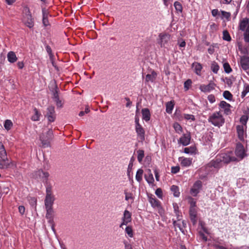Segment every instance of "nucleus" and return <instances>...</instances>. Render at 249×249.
Here are the masks:
<instances>
[{"label": "nucleus", "mask_w": 249, "mask_h": 249, "mask_svg": "<svg viewBox=\"0 0 249 249\" xmlns=\"http://www.w3.org/2000/svg\"><path fill=\"white\" fill-rule=\"evenodd\" d=\"M173 224L175 228H178L180 231L183 234H185V231L184 229L186 227V222L185 220L180 221L175 220L173 219Z\"/></svg>", "instance_id": "18"}, {"label": "nucleus", "mask_w": 249, "mask_h": 249, "mask_svg": "<svg viewBox=\"0 0 249 249\" xmlns=\"http://www.w3.org/2000/svg\"><path fill=\"white\" fill-rule=\"evenodd\" d=\"M42 17H49V12L45 8H42Z\"/></svg>", "instance_id": "58"}, {"label": "nucleus", "mask_w": 249, "mask_h": 249, "mask_svg": "<svg viewBox=\"0 0 249 249\" xmlns=\"http://www.w3.org/2000/svg\"><path fill=\"white\" fill-rule=\"evenodd\" d=\"M174 7L177 12L181 13L182 12V6L181 3L178 1L174 2Z\"/></svg>", "instance_id": "42"}, {"label": "nucleus", "mask_w": 249, "mask_h": 249, "mask_svg": "<svg viewBox=\"0 0 249 249\" xmlns=\"http://www.w3.org/2000/svg\"><path fill=\"white\" fill-rule=\"evenodd\" d=\"M131 213L127 210H125L122 218V222L120 225V228H123V226L126 225L128 223L131 221Z\"/></svg>", "instance_id": "12"}, {"label": "nucleus", "mask_w": 249, "mask_h": 249, "mask_svg": "<svg viewBox=\"0 0 249 249\" xmlns=\"http://www.w3.org/2000/svg\"><path fill=\"white\" fill-rule=\"evenodd\" d=\"M207 165L209 167H213L215 169H218L222 167L223 164L220 159L218 156H216L215 159L212 160Z\"/></svg>", "instance_id": "15"}, {"label": "nucleus", "mask_w": 249, "mask_h": 249, "mask_svg": "<svg viewBox=\"0 0 249 249\" xmlns=\"http://www.w3.org/2000/svg\"><path fill=\"white\" fill-rule=\"evenodd\" d=\"M249 116L248 115H242L240 119V122L242 124L241 125H243L246 128L247 127V124L249 120Z\"/></svg>", "instance_id": "38"}, {"label": "nucleus", "mask_w": 249, "mask_h": 249, "mask_svg": "<svg viewBox=\"0 0 249 249\" xmlns=\"http://www.w3.org/2000/svg\"><path fill=\"white\" fill-rule=\"evenodd\" d=\"M219 107L222 109L224 113L226 115H229L231 113V106L224 101H222L219 104Z\"/></svg>", "instance_id": "20"}, {"label": "nucleus", "mask_w": 249, "mask_h": 249, "mask_svg": "<svg viewBox=\"0 0 249 249\" xmlns=\"http://www.w3.org/2000/svg\"><path fill=\"white\" fill-rule=\"evenodd\" d=\"M223 97L225 99L231 101L232 99V95L228 90L224 91L223 93Z\"/></svg>", "instance_id": "44"}, {"label": "nucleus", "mask_w": 249, "mask_h": 249, "mask_svg": "<svg viewBox=\"0 0 249 249\" xmlns=\"http://www.w3.org/2000/svg\"><path fill=\"white\" fill-rule=\"evenodd\" d=\"M199 226L200 227L202 231L205 232L206 234H209V231L207 228L205 227V224L204 222L200 221L199 223Z\"/></svg>", "instance_id": "48"}, {"label": "nucleus", "mask_w": 249, "mask_h": 249, "mask_svg": "<svg viewBox=\"0 0 249 249\" xmlns=\"http://www.w3.org/2000/svg\"><path fill=\"white\" fill-rule=\"evenodd\" d=\"M223 68H224V71L227 73H230L231 71H232V70H231V68L230 65L227 62H225V63H224L223 64Z\"/></svg>", "instance_id": "47"}, {"label": "nucleus", "mask_w": 249, "mask_h": 249, "mask_svg": "<svg viewBox=\"0 0 249 249\" xmlns=\"http://www.w3.org/2000/svg\"><path fill=\"white\" fill-rule=\"evenodd\" d=\"M7 57L8 61L11 63H14L18 60L15 53L13 51H10L7 53Z\"/></svg>", "instance_id": "27"}, {"label": "nucleus", "mask_w": 249, "mask_h": 249, "mask_svg": "<svg viewBox=\"0 0 249 249\" xmlns=\"http://www.w3.org/2000/svg\"><path fill=\"white\" fill-rule=\"evenodd\" d=\"M59 98V97L58 89H57V88H56L54 89V90L53 91V100H55L56 99H58Z\"/></svg>", "instance_id": "59"}, {"label": "nucleus", "mask_w": 249, "mask_h": 249, "mask_svg": "<svg viewBox=\"0 0 249 249\" xmlns=\"http://www.w3.org/2000/svg\"><path fill=\"white\" fill-rule=\"evenodd\" d=\"M192 82L191 79H188L184 83V88L185 90H188L192 85Z\"/></svg>", "instance_id": "51"}, {"label": "nucleus", "mask_w": 249, "mask_h": 249, "mask_svg": "<svg viewBox=\"0 0 249 249\" xmlns=\"http://www.w3.org/2000/svg\"><path fill=\"white\" fill-rule=\"evenodd\" d=\"M138 156L137 159L140 163H142L144 157V152L143 150L139 149L137 152Z\"/></svg>", "instance_id": "36"}, {"label": "nucleus", "mask_w": 249, "mask_h": 249, "mask_svg": "<svg viewBox=\"0 0 249 249\" xmlns=\"http://www.w3.org/2000/svg\"><path fill=\"white\" fill-rule=\"evenodd\" d=\"M198 233H199V235L200 237H201V238L202 239V240L204 242H206L207 241V237L204 234V232L203 231H200L198 232Z\"/></svg>", "instance_id": "57"}, {"label": "nucleus", "mask_w": 249, "mask_h": 249, "mask_svg": "<svg viewBox=\"0 0 249 249\" xmlns=\"http://www.w3.org/2000/svg\"><path fill=\"white\" fill-rule=\"evenodd\" d=\"M155 194L157 196L161 198L162 197V190L160 188H158L155 191Z\"/></svg>", "instance_id": "56"}, {"label": "nucleus", "mask_w": 249, "mask_h": 249, "mask_svg": "<svg viewBox=\"0 0 249 249\" xmlns=\"http://www.w3.org/2000/svg\"><path fill=\"white\" fill-rule=\"evenodd\" d=\"M33 176L35 178L40 179L43 182H45L46 184H47V183H49L47 182L48 178L50 176L48 172H44L42 170L39 169L35 172Z\"/></svg>", "instance_id": "9"}, {"label": "nucleus", "mask_w": 249, "mask_h": 249, "mask_svg": "<svg viewBox=\"0 0 249 249\" xmlns=\"http://www.w3.org/2000/svg\"><path fill=\"white\" fill-rule=\"evenodd\" d=\"M12 164V162L8 160L7 157L4 158H0V169H7L10 167Z\"/></svg>", "instance_id": "23"}, {"label": "nucleus", "mask_w": 249, "mask_h": 249, "mask_svg": "<svg viewBox=\"0 0 249 249\" xmlns=\"http://www.w3.org/2000/svg\"><path fill=\"white\" fill-rule=\"evenodd\" d=\"M132 167H133V163H132V162H130L128 164L127 171V173L128 176H129L130 173L132 169Z\"/></svg>", "instance_id": "63"}, {"label": "nucleus", "mask_w": 249, "mask_h": 249, "mask_svg": "<svg viewBox=\"0 0 249 249\" xmlns=\"http://www.w3.org/2000/svg\"><path fill=\"white\" fill-rule=\"evenodd\" d=\"M148 174L147 175H145L144 177L147 183L149 185H153L154 182V178L153 174H152L151 171L150 169L148 170Z\"/></svg>", "instance_id": "29"}, {"label": "nucleus", "mask_w": 249, "mask_h": 249, "mask_svg": "<svg viewBox=\"0 0 249 249\" xmlns=\"http://www.w3.org/2000/svg\"><path fill=\"white\" fill-rule=\"evenodd\" d=\"M18 211L21 215H23L25 213V207L23 206H19L18 207Z\"/></svg>", "instance_id": "64"}, {"label": "nucleus", "mask_w": 249, "mask_h": 249, "mask_svg": "<svg viewBox=\"0 0 249 249\" xmlns=\"http://www.w3.org/2000/svg\"><path fill=\"white\" fill-rule=\"evenodd\" d=\"M211 69L213 73H217L219 71V67L216 62L213 61L211 64Z\"/></svg>", "instance_id": "37"}, {"label": "nucleus", "mask_w": 249, "mask_h": 249, "mask_svg": "<svg viewBox=\"0 0 249 249\" xmlns=\"http://www.w3.org/2000/svg\"><path fill=\"white\" fill-rule=\"evenodd\" d=\"M220 159L223 164L229 163L231 161H237V160L235 157L233 156V153L231 151L228 153H221L217 155Z\"/></svg>", "instance_id": "7"}, {"label": "nucleus", "mask_w": 249, "mask_h": 249, "mask_svg": "<svg viewBox=\"0 0 249 249\" xmlns=\"http://www.w3.org/2000/svg\"><path fill=\"white\" fill-rule=\"evenodd\" d=\"M202 187V183L200 180L196 181L190 190V194L194 196H196L199 193Z\"/></svg>", "instance_id": "11"}, {"label": "nucleus", "mask_w": 249, "mask_h": 249, "mask_svg": "<svg viewBox=\"0 0 249 249\" xmlns=\"http://www.w3.org/2000/svg\"><path fill=\"white\" fill-rule=\"evenodd\" d=\"M148 198L151 206L154 208L158 209L159 213H160V210H162L160 202L152 195L148 196Z\"/></svg>", "instance_id": "14"}, {"label": "nucleus", "mask_w": 249, "mask_h": 249, "mask_svg": "<svg viewBox=\"0 0 249 249\" xmlns=\"http://www.w3.org/2000/svg\"><path fill=\"white\" fill-rule=\"evenodd\" d=\"M178 160L180 162L181 165L183 167H189L192 163V159L190 158L180 157L178 159Z\"/></svg>", "instance_id": "24"}, {"label": "nucleus", "mask_w": 249, "mask_h": 249, "mask_svg": "<svg viewBox=\"0 0 249 249\" xmlns=\"http://www.w3.org/2000/svg\"><path fill=\"white\" fill-rule=\"evenodd\" d=\"M174 107V101L168 102L166 104V111L168 114H171L172 112Z\"/></svg>", "instance_id": "31"}, {"label": "nucleus", "mask_w": 249, "mask_h": 249, "mask_svg": "<svg viewBox=\"0 0 249 249\" xmlns=\"http://www.w3.org/2000/svg\"><path fill=\"white\" fill-rule=\"evenodd\" d=\"M216 86V84L213 81H210L208 85L202 84L199 86V89L203 92H210L214 90Z\"/></svg>", "instance_id": "10"}, {"label": "nucleus", "mask_w": 249, "mask_h": 249, "mask_svg": "<svg viewBox=\"0 0 249 249\" xmlns=\"http://www.w3.org/2000/svg\"><path fill=\"white\" fill-rule=\"evenodd\" d=\"M180 170V167L179 166H172L171 167V173L173 174H177Z\"/></svg>", "instance_id": "55"}, {"label": "nucleus", "mask_w": 249, "mask_h": 249, "mask_svg": "<svg viewBox=\"0 0 249 249\" xmlns=\"http://www.w3.org/2000/svg\"><path fill=\"white\" fill-rule=\"evenodd\" d=\"M240 65L244 70L249 69V56H242L240 58Z\"/></svg>", "instance_id": "21"}, {"label": "nucleus", "mask_w": 249, "mask_h": 249, "mask_svg": "<svg viewBox=\"0 0 249 249\" xmlns=\"http://www.w3.org/2000/svg\"><path fill=\"white\" fill-rule=\"evenodd\" d=\"M223 39L228 41L231 40V36L229 32L226 30L223 32Z\"/></svg>", "instance_id": "46"}, {"label": "nucleus", "mask_w": 249, "mask_h": 249, "mask_svg": "<svg viewBox=\"0 0 249 249\" xmlns=\"http://www.w3.org/2000/svg\"><path fill=\"white\" fill-rule=\"evenodd\" d=\"M196 148L193 146L185 147L184 149V152L186 154H192L196 151Z\"/></svg>", "instance_id": "40"}, {"label": "nucleus", "mask_w": 249, "mask_h": 249, "mask_svg": "<svg viewBox=\"0 0 249 249\" xmlns=\"http://www.w3.org/2000/svg\"><path fill=\"white\" fill-rule=\"evenodd\" d=\"M183 118L186 120H191L194 121L195 120V117L194 115L189 114H183Z\"/></svg>", "instance_id": "49"}, {"label": "nucleus", "mask_w": 249, "mask_h": 249, "mask_svg": "<svg viewBox=\"0 0 249 249\" xmlns=\"http://www.w3.org/2000/svg\"><path fill=\"white\" fill-rule=\"evenodd\" d=\"M7 157V153L5 147L1 142H0V158Z\"/></svg>", "instance_id": "33"}, {"label": "nucleus", "mask_w": 249, "mask_h": 249, "mask_svg": "<svg viewBox=\"0 0 249 249\" xmlns=\"http://www.w3.org/2000/svg\"><path fill=\"white\" fill-rule=\"evenodd\" d=\"M53 101L55 102L57 107H58V108L62 107L63 105V102L62 100L60 99L59 98L58 99H56Z\"/></svg>", "instance_id": "53"}, {"label": "nucleus", "mask_w": 249, "mask_h": 249, "mask_svg": "<svg viewBox=\"0 0 249 249\" xmlns=\"http://www.w3.org/2000/svg\"><path fill=\"white\" fill-rule=\"evenodd\" d=\"M173 127L175 130V131L178 133L180 134L182 132V128L181 126L178 123H175L173 124Z\"/></svg>", "instance_id": "41"}, {"label": "nucleus", "mask_w": 249, "mask_h": 249, "mask_svg": "<svg viewBox=\"0 0 249 249\" xmlns=\"http://www.w3.org/2000/svg\"><path fill=\"white\" fill-rule=\"evenodd\" d=\"M234 153L236 155L235 158L237 159V161L241 160L247 156L244 146L240 142L236 144Z\"/></svg>", "instance_id": "8"}, {"label": "nucleus", "mask_w": 249, "mask_h": 249, "mask_svg": "<svg viewBox=\"0 0 249 249\" xmlns=\"http://www.w3.org/2000/svg\"><path fill=\"white\" fill-rule=\"evenodd\" d=\"M248 92H249V84L245 83L243 86V90L241 95V98H244Z\"/></svg>", "instance_id": "35"}, {"label": "nucleus", "mask_w": 249, "mask_h": 249, "mask_svg": "<svg viewBox=\"0 0 249 249\" xmlns=\"http://www.w3.org/2000/svg\"><path fill=\"white\" fill-rule=\"evenodd\" d=\"M136 133L137 138L141 141L143 142L145 140V130L143 127L141 125L135 126Z\"/></svg>", "instance_id": "16"}, {"label": "nucleus", "mask_w": 249, "mask_h": 249, "mask_svg": "<svg viewBox=\"0 0 249 249\" xmlns=\"http://www.w3.org/2000/svg\"><path fill=\"white\" fill-rule=\"evenodd\" d=\"M142 120L148 122L150 119L151 114L149 109L147 108H144L142 110Z\"/></svg>", "instance_id": "26"}, {"label": "nucleus", "mask_w": 249, "mask_h": 249, "mask_svg": "<svg viewBox=\"0 0 249 249\" xmlns=\"http://www.w3.org/2000/svg\"><path fill=\"white\" fill-rule=\"evenodd\" d=\"M23 14L22 20L24 24L29 28H33L34 26V21L29 7H24Z\"/></svg>", "instance_id": "3"}, {"label": "nucleus", "mask_w": 249, "mask_h": 249, "mask_svg": "<svg viewBox=\"0 0 249 249\" xmlns=\"http://www.w3.org/2000/svg\"><path fill=\"white\" fill-rule=\"evenodd\" d=\"M12 125H13V124L10 120H6L5 121V123L4 124V126L6 129L9 130L11 129Z\"/></svg>", "instance_id": "50"}, {"label": "nucleus", "mask_w": 249, "mask_h": 249, "mask_svg": "<svg viewBox=\"0 0 249 249\" xmlns=\"http://www.w3.org/2000/svg\"><path fill=\"white\" fill-rule=\"evenodd\" d=\"M124 194L125 195V200L126 201H128L129 200L132 201L134 200V197L133 196V194L130 192H127L126 191H124Z\"/></svg>", "instance_id": "45"}, {"label": "nucleus", "mask_w": 249, "mask_h": 249, "mask_svg": "<svg viewBox=\"0 0 249 249\" xmlns=\"http://www.w3.org/2000/svg\"><path fill=\"white\" fill-rule=\"evenodd\" d=\"M221 14H222V16L223 18H225L228 20H230L231 15L230 12L221 11Z\"/></svg>", "instance_id": "52"}, {"label": "nucleus", "mask_w": 249, "mask_h": 249, "mask_svg": "<svg viewBox=\"0 0 249 249\" xmlns=\"http://www.w3.org/2000/svg\"><path fill=\"white\" fill-rule=\"evenodd\" d=\"M192 67L194 69V71L196 75L198 76L201 75V70L203 67L200 63L197 62H194L192 65Z\"/></svg>", "instance_id": "25"}, {"label": "nucleus", "mask_w": 249, "mask_h": 249, "mask_svg": "<svg viewBox=\"0 0 249 249\" xmlns=\"http://www.w3.org/2000/svg\"><path fill=\"white\" fill-rule=\"evenodd\" d=\"M46 210V218L48 219V222L53 224V213L54 211L53 206H45Z\"/></svg>", "instance_id": "19"}, {"label": "nucleus", "mask_w": 249, "mask_h": 249, "mask_svg": "<svg viewBox=\"0 0 249 249\" xmlns=\"http://www.w3.org/2000/svg\"><path fill=\"white\" fill-rule=\"evenodd\" d=\"M143 173V171L142 169H139L136 174V180L139 182H141L142 179V175Z\"/></svg>", "instance_id": "32"}, {"label": "nucleus", "mask_w": 249, "mask_h": 249, "mask_svg": "<svg viewBox=\"0 0 249 249\" xmlns=\"http://www.w3.org/2000/svg\"><path fill=\"white\" fill-rule=\"evenodd\" d=\"M208 122L215 126L220 127L225 123V119L220 111L214 112L208 118Z\"/></svg>", "instance_id": "1"}, {"label": "nucleus", "mask_w": 249, "mask_h": 249, "mask_svg": "<svg viewBox=\"0 0 249 249\" xmlns=\"http://www.w3.org/2000/svg\"><path fill=\"white\" fill-rule=\"evenodd\" d=\"M53 138V132L49 129L46 133H42L39 137L43 147H48L50 145V142Z\"/></svg>", "instance_id": "5"}, {"label": "nucleus", "mask_w": 249, "mask_h": 249, "mask_svg": "<svg viewBox=\"0 0 249 249\" xmlns=\"http://www.w3.org/2000/svg\"><path fill=\"white\" fill-rule=\"evenodd\" d=\"M239 29L244 32L243 38L244 41H249V18H244L241 19L239 22Z\"/></svg>", "instance_id": "2"}, {"label": "nucleus", "mask_w": 249, "mask_h": 249, "mask_svg": "<svg viewBox=\"0 0 249 249\" xmlns=\"http://www.w3.org/2000/svg\"><path fill=\"white\" fill-rule=\"evenodd\" d=\"M171 190L173 193L175 197H178L180 195L178 187L176 185H172L171 187Z\"/></svg>", "instance_id": "39"}, {"label": "nucleus", "mask_w": 249, "mask_h": 249, "mask_svg": "<svg viewBox=\"0 0 249 249\" xmlns=\"http://www.w3.org/2000/svg\"><path fill=\"white\" fill-rule=\"evenodd\" d=\"M46 187V197L45 199V206H53L55 200L54 196L53 194L52 186L50 183H47Z\"/></svg>", "instance_id": "4"}, {"label": "nucleus", "mask_w": 249, "mask_h": 249, "mask_svg": "<svg viewBox=\"0 0 249 249\" xmlns=\"http://www.w3.org/2000/svg\"><path fill=\"white\" fill-rule=\"evenodd\" d=\"M191 136L190 133L184 134L179 140V142L184 146L188 145L190 142Z\"/></svg>", "instance_id": "22"}, {"label": "nucleus", "mask_w": 249, "mask_h": 249, "mask_svg": "<svg viewBox=\"0 0 249 249\" xmlns=\"http://www.w3.org/2000/svg\"><path fill=\"white\" fill-rule=\"evenodd\" d=\"M42 23L44 27H47L50 25L48 20V17H42Z\"/></svg>", "instance_id": "54"}, {"label": "nucleus", "mask_w": 249, "mask_h": 249, "mask_svg": "<svg viewBox=\"0 0 249 249\" xmlns=\"http://www.w3.org/2000/svg\"><path fill=\"white\" fill-rule=\"evenodd\" d=\"M207 98H208V100L209 101V102L211 104L213 103L215 101V97L213 94H210V95H208Z\"/></svg>", "instance_id": "60"}, {"label": "nucleus", "mask_w": 249, "mask_h": 249, "mask_svg": "<svg viewBox=\"0 0 249 249\" xmlns=\"http://www.w3.org/2000/svg\"><path fill=\"white\" fill-rule=\"evenodd\" d=\"M34 114L32 116L31 119L33 121H38L40 120L41 113L36 108L34 109Z\"/></svg>", "instance_id": "30"}, {"label": "nucleus", "mask_w": 249, "mask_h": 249, "mask_svg": "<svg viewBox=\"0 0 249 249\" xmlns=\"http://www.w3.org/2000/svg\"><path fill=\"white\" fill-rule=\"evenodd\" d=\"M236 131L238 139L241 141H244L245 137L246 136V128L243 125H238L236 126Z\"/></svg>", "instance_id": "17"}, {"label": "nucleus", "mask_w": 249, "mask_h": 249, "mask_svg": "<svg viewBox=\"0 0 249 249\" xmlns=\"http://www.w3.org/2000/svg\"><path fill=\"white\" fill-rule=\"evenodd\" d=\"M176 216L177 217L176 221H180L181 220L182 215L180 214V212L178 211H176V213H175Z\"/></svg>", "instance_id": "62"}, {"label": "nucleus", "mask_w": 249, "mask_h": 249, "mask_svg": "<svg viewBox=\"0 0 249 249\" xmlns=\"http://www.w3.org/2000/svg\"><path fill=\"white\" fill-rule=\"evenodd\" d=\"M157 77V73L153 71L151 74H147L145 76V82H153Z\"/></svg>", "instance_id": "28"}, {"label": "nucleus", "mask_w": 249, "mask_h": 249, "mask_svg": "<svg viewBox=\"0 0 249 249\" xmlns=\"http://www.w3.org/2000/svg\"><path fill=\"white\" fill-rule=\"evenodd\" d=\"M125 232L129 237L133 236V231L131 226H127L125 229Z\"/></svg>", "instance_id": "43"}, {"label": "nucleus", "mask_w": 249, "mask_h": 249, "mask_svg": "<svg viewBox=\"0 0 249 249\" xmlns=\"http://www.w3.org/2000/svg\"><path fill=\"white\" fill-rule=\"evenodd\" d=\"M47 111L45 117L47 118L48 121L50 123L54 122L56 118L54 107L49 106L47 107Z\"/></svg>", "instance_id": "13"}, {"label": "nucleus", "mask_w": 249, "mask_h": 249, "mask_svg": "<svg viewBox=\"0 0 249 249\" xmlns=\"http://www.w3.org/2000/svg\"><path fill=\"white\" fill-rule=\"evenodd\" d=\"M124 245L125 249H132L131 245L128 242L124 241Z\"/></svg>", "instance_id": "61"}, {"label": "nucleus", "mask_w": 249, "mask_h": 249, "mask_svg": "<svg viewBox=\"0 0 249 249\" xmlns=\"http://www.w3.org/2000/svg\"><path fill=\"white\" fill-rule=\"evenodd\" d=\"M171 39L170 34L166 33H161L159 34L157 38V43L161 48H167L168 43Z\"/></svg>", "instance_id": "6"}, {"label": "nucleus", "mask_w": 249, "mask_h": 249, "mask_svg": "<svg viewBox=\"0 0 249 249\" xmlns=\"http://www.w3.org/2000/svg\"><path fill=\"white\" fill-rule=\"evenodd\" d=\"M190 218L193 225L196 223V214L195 211H190Z\"/></svg>", "instance_id": "34"}]
</instances>
